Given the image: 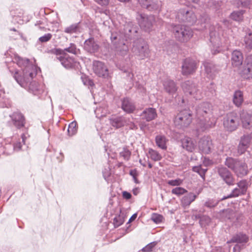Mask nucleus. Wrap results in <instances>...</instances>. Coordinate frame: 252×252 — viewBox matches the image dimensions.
I'll return each mask as SVG.
<instances>
[{"label":"nucleus","instance_id":"46","mask_svg":"<svg viewBox=\"0 0 252 252\" xmlns=\"http://www.w3.org/2000/svg\"><path fill=\"white\" fill-rule=\"evenodd\" d=\"M199 20L202 23V24L203 25L202 26L203 28L204 29H207L209 26V22L210 21L209 16L206 13H203L200 15Z\"/></svg>","mask_w":252,"mask_h":252},{"label":"nucleus","instance_id":"14","mask_svg":"<svg viewBox=\"0 0 252 252\" xmlns=\"http://www.w3.org/2000/svg\"><path fill=\"white\" fill-rule=\"evenodd\" d=\"M197 68L196 62L190 58L186 59L182 65V73L183 75H188L193 73Z\"/></svg>","mask_w":252,"mask_h":252},{"label":"nucleus","instance_id":"43","mask_svg":"<svg viewBox=\"0 0 252 252\" xmlns=\"http://www.w3.org/2000/svg\"><path fill=\"white\" fill-rule=\"evenodd\" d=\"M77 123L76 121H73L70 123L68 126L67 132L69 136L75 135L77 132Z\"/></svg>","mask_w":252,"mask_h":252},{"label":"nucleus","instance_id":"57","mask_svg":"<svg viewBox=\"0 0 252 252\" xmlns=\"http://www.w3.org/2000/svg\"><path fill=\"white\" fill-rule=\"evenodd\" d=\"M183 180L178 178L175 180H168L167 183L171 186H178L182 184Z\"/></svg>","mask_w":252,"mask_h":252},{"label":"nucleus","instance_id":"41","mask_svg":"<svg viewBox=\"0 0 252 252\" xmlns=\"http://www.w3.org/2000/svg\"><path fill=\"white\" fill-rule=\"evenodd\" d=\"M242 194H244V193L241 192V189H240L239 188H236L232 191V192L226 196H224L222 198L220 199V200L222 201L228 198L238 197V196Z\"/></svg>","mask_w":252,"mask_h":252},{"label":"nucleus","instance_id":"26","mask_svg":"<svg viewBox=\"0 0 252 252\" xmlns=\"http://www.w3.org/2000/svg\"><path fill=\"white\" fill-rule=\"evenodd\" d=\"M243 55L239 50H234L231 54V63L233 66L238 67L242 64Z\"/></svg>","mask_w":252,"mask_h":252},{"label":"nucleus","instance_id":"35","mask_svg":"<svg viewBox=\"0 0 252 252\" xmlns=\"http://www.w3.org/2000/svg\"><path fill=\"white\" fill-rule=\"evenodd\" d=\"M64 32L69 34L78 33L81 32L80 23L72 24L65 28Z\"/></svg>","mask_w":252,"mask_h":252},{"label":"nucleus","instance_id":"36","mask_svg":"<svg viewBox=\"0 0 252 252\" xmlns=\"http://www.w3.org/2000/svg\"><path fill=\"white\" fill-rule=\"evenodd\" d=\"M233 103L237 107L241 105L243 102V94L242 92L238 90L235 92L233 95Z\"/></svg>","mask_w":252,"mask_h":252},{"label":"nucleus","instance_id":"59","mask_svg":"<svg viewBox=\"0 0 252 252\" xmlns=\"http://www.w3.org/2000/svg\"><path fill=\"white\" fill-rule=\"evenodd\" d=\"M156 242H153L148 244L145 247L142 248V251L145 252H149L152 251L153 248L156 246Z\"/></svg>","mask_w":252,"mask_h":252},{"label":"nucleus","instance_id":"19","mask_svg":"<svg viewBox=\"0 0 252 252\" xmlns=\"http://www.w3.org/2000/svg\"><path fill=\"white\" fill-rule=\"evenodd\" d=\"M199 149L203 154H208L212 150V142L211 138L208 137H203L201 138L198 144Z\"/></svg>","mask_w":252,"mask_h":252},{"label":"nucleus","instance_id":"60","mask_svg":"<svg viewBox=\"0 0 252 252\" xmlns=\"http://www.w3.org/2000/svg\"><path fill=\"white\" fill-rule=\"evenodd\" d=\"M94 113L96 117L98 118H100L105 116L106 112L102 111V108L101 107L97 108L94 110Z\"/></svg>","mask_w":252,"mask_h":252},{"label":"nucleus","instance_id":"3","mask_svg":"<svg viewBox=\"0 0 252 252\" xmlns=\"http://www.w3.org/2000/svg\"><path fill=\"white\" fill-rule=\"evenodd\" d=\"M17 72L13 74V77L17 82L23 88L27 90L29 92L32 94L34 95H37L39 98L40 95L43 93V90L41 86H40L35 81L32 79L35 76H30L31 79L29 80H26L23 78H20L17 76Z\"/></svg>","mask_w":252,"mask_h":252},{"label":"nucleus","instance_id":"50","mask_svg":"<svg viewBox=\"0 0 252 252\" xmlns=\"http://www.w3.org/2000/svg\"><path fill=\"white\" fill-rule=\"evenodd\" d=\"M211 222V218L208 216L202 215L201 220H199V224L201 227L208 225Z\"/></svg>","mask_w":252,"mask_h":252},{"label":"nucleus","instance_id":"2","mask_svg":"<svg viewBox=\"0 0 252 252\" xmlns=\"http://www.w3.org/2000/svg\"><path fill=\"white\" fill-rule=\"evenodd\" d=\"M13 62L21 68V71H16L14 73L17 72V76L18 77H24L27 81L31 79L29 76L31 77L36 75L37 66L31 63L29 59H23L16 55L13 58Z\"/></svg>","mask_w":252,"mask_h":252},{"label":"nucleus","instance_id":"39","mask_svg":"<svg viewBox=\"0 0 252 252\" xmlns=\"http://www.w3.org/2000/svg\"><path fill=\"white\" fill-rule=\"evenodd\" d=\"M63 52L62 55H66V52L71 53L74 55H77L79 52V49L77 48L76 45L72 43H70L69 46L68 47L63 49Z\"/></svg>","mask_w":252,"mask_h":252},{"label":"nucleus","instance_id":"15","mask_svg":"<svg viewBox=\"0 0 252 252\" xmlns=\"http://www.w3.org/2000/svg\"><path fill=\"white\" fill-rule=\"evenodd\" d=\"M141 6L148 10H159L161 6V1L159 0H138Z\"/></svg>","mask_w":252,"mask_h":252},{"label":"nucleus","instance_id":"5","mask_svg":"<svg viewBox=\"0 0 252 252\" xmlns=\"http://www.w3.org/2000/svg\"><path fill=\"white\" fill-rule=\"evenodd\" d=\"M138 27L133 22L127 21L124 25L122 30V34L126 41L129 40L133 42L140 38Z\"/></svg>","mask_w":252,"mask_h":252},{"label":"nucleus","instance_id":"54","mask_svg":"<svg viewBox=\"0 0 252 252\" xmlns=\"http://www.w3.org/2000/svg\"><path fill=\"white\" fill-rule=\"evenodd\" d=\"M52 37V34L50 33H47L40 37L38 41L41 43H45L49 41Z\"/></svg>","mask_w":252,"mask_h":252},{"label":"nucleus","instance_id":"23","mask_svg":"<svg viewBox=\"0 0 252 252\" xmlns=\"http://www.w3.org/2000/svg\"><path fill=\"white\" fill-rule=\"evenodd\" d=\"M141 118L146 122H150L154 120L157 116L155 108L149 107L145 109L140 115Z\"/></svg>","mask_w":252,"mask_h":252},{"label":"nucleus","instance_id":"28","mask_svg":"<svg viewBox=\"0 0 252 252\" xmlns=\"http://www.w3.org/2000/svg\"><path fill=\"white\" fill-rule=\"evenodd\" d=\"M249 240V237L243 232H239L232 236L229 242L245 244Z\"/></svg>","mask_w":252,"mask_h":252},{"label":"nucleus","instance_id":"31","mask_svg":"<svg viewBox=\"0 0 252 252\" xmlns=\"http://www.w3.org/2000/svg\"><path fill=\"white\" fill-rule=\"evenodd\" d=\"M164 89L169 94L173 95L177 91V87L175 82L172 80L167 79L163 83Z\"/></svg>","mask_w":252,"mask_h":252},{"label":"nucleus","instance_id":"55","mask_svg":"<svg viewBox=\"0 0 252 252\" xmlns=\"http://www.w3.org/2000/svg\"><path fill=\"white\" fill-rule=\"evenodd\" d=\"M238 7L242 6L243 7L247 8L252 4V0H238Z\"/></svg>","mask_w":252,"mask_h":252},{"label":"nucleus","instance_id":"51","mask_svg":"<svg viewBox=\"0 0 252 252\" xmlns=\"http://www.w3.org/2000/svg\"><path fill=\"white\" fill-rule=\"evenodd\" d=\"M237 186L241 189V192L246 193L248 187V183L246 180H242L237 183Z\"/></svg>","mask_w":252,"mask_h":252},{"label":"nucleus","instance_id":"11","mask_svg":"<svg viewBox=\"0 0 252 252\" xmlns=\"http://www.w3.org/2000/svg\"><path fill=\"white\" fill-rule=\"evenodd\" d=\"M216 169L220 178L227 185L230 186L235 184V178L228 168L223 166H219Z\"/></svg>","mask_w":252,"mask_h":252},{"label":"nucleus","instance_id":"18","mask_svg":"<svg viewBox=\"0 0 252 252\" xmlns=\"http://www.w3.org/2000/svg\"><path fill=\"white\" fill-rule=\"evenodd\" d=\"M240 120L244 128L252 129V113L242 110L240 113Z\"/></svg>","mask_w":252,"mask_h":252},{"label":"nucleus","instance_id":"40","mask_svg":"<svg viewBox=\"0 0 252 252\" xmlns=\"http://www.w3.org/2000/svg\"><path fill=\"white\" fill-rule=\"evenodd\" d=\"M239 162L237 159L228 157L225 161V165L233 171Z\"/></svg>","mask_w":252,"mask_h":252},{"label":"nucleus","instance_id":"27","mask_svg":"<svg viewBox=\"0 0 252 252\" xmlns=\"http://www.w3.org/2000/svg\"><path fill=\"white\" fill-rule=\"evenodd\" d=\"M122 109L127 113H132L135 109V106L133 101L128 97L122 99Z\"/></svg>","mask_w":252,"mask_h":252},{"label":"nucleus","instance_id":"10","mask_svg":"<svg viewBox=\"0 0 252 252\" xmlns=\"http://www.w3.org/2000/svg\"><path fill=\"white\" fill-rule=\"evenodd\" d=\"M210 31V42L211 43V50L213 54H216L220 51V47L222 42L220 35L215 30L214 26L209 27Z\"/></svg>","mask_w":252,"mask_h":252},{"label":"nucleus","instance_id":"53","mask_svg":"<svg viewBox=\"0 0 252 252\" xmlns=\"http://www.w3.org/2000/svg\"><path fill=\"white\" fill-rule=\"evenodd\" d=\"M124 222V218L120 216H116L113 220V223L115 227H117L122 225Z\"/></svg>","mask_w":252,"mask_h":252},{"label":"nucleus","instance_id":"61","mask_svg":"<svg viewBox=\"0 0 252 252\" xmlns=\"http://www.w3.org/2000/svg\"><path fill=\"white\" fill-rule=\"evenodd\" d=\"M63 49L60 48L52 49L48 51L49 53L54 54L56 55H62L63 53Z\"/></svg>","mask_w":252,"mask_h":252},{"label":"nucleus","instance_id":"64","mask_svg":"<svg viewBox=\"0 0 252 252\" xmlns=\"http://www.w3.org/2000/svg\"><path fill=\"white\" fill-rule=\"evenodd\" d=\"M202 215L197 212V211L196 210L194 213H193L192 215V219L194 220H197L199 219L201 220Z\"/></svg>","mask_w":252,"mask_h":252},{"label":"nucleus","instance_id":"47","mask_svg":"<svg viewBox=\"0 0 252 252\" xmlns=\"http://www.w3.org/2000/svg\"><path fill=\"white\" fill-rule=\"evenodd\" d=\"M193 171L198 173L200 177L205 180V176L207 168H203L201 166H194L193 167Z\"/></svg>","mask_w":252,"mask_h":252},{"label":"nucleus","instance_id":"32","mask_svg":"<svg viewBox=\"0 0 252 252\" xmlns=\"http://www.w3.org/2000/svg\"><path fill=\"white\" fill-rule=\"evenodd\" d=\"M242 46L246 52H250L252 50V33H246L242 40Z\"/></svg>","mask_w":252,"mask_h":252},{"label":"nucleus","instance_id":"13","mask_svg":"<svg viewBox=\"0 0 252 252\" xmlns=\"http://www.w3.org/2000/svg\"><path fill=\"white\" fill-rule=\"evenodd\" d=\"M139 26L146 32H149L154 22L153 15L148 16L145 14H140L137 17Z\"/></svg>","mask_w":252,"mask_h":252},{"label":"nucleus","instance_id":"17","mask_svg":"<svg viewBox=\"0 0 252 252\" xmlns=\"http://www.w3.org/2000/svg\"><path fill=\"white\" fill-rule=\"evenodd\" d=\"M241 74L244 78H252V54L246 57Z\"/></svg>","mask_w":252,"mask_h":252},{"label":"nucleus","instance_id":"37","mask_svg":"<svg viewBox=\"0 0 252 252\" xmlns=\"http://www.w3.org/2000/svg\"><path fill=\"white\" fill-rule=\"evenodd\" d=\"M116 48L117 54L122 56L126 55L128 53V46L125 43H120Z\"/></svg>","mask_w":252,"mask_h":252},{"label":"nucleus","instance_id":"20","mask_svg":"<svg viewBox=\"0 0 252 252\" xmlns=\"http://www.w3.org/2000/svg\"><path fill=\"white\" fill-rule=\"evenodd\" d=\"M10 117L13 125L17 128L21 129L25 126L26 119L23 114L19 112H15Z\"/></svg>","mask_w":252,"mask_h":252},{"label":"nucleus","instance_id":"63","mask_svg":"<svg viewBox=\"0 0 252 252\" xmlns=\"http://www.w3.org/2000/svg\"><path fill=\"white\" fill-rule=\"evenodd\" d=\"M97 4L102 6H107L109 2V0H94Z\"/></svg>","mask_w":252,"mask_h":252},{"label":"nucleus","instance_id":"30","mask_svg":"<svg viewBox=\"0 0 252 252\" xmlns=\"http://www.w3.org/2000/svg\"><path fill=\"white\" fill-rule=\"evenodd\" d=\"M233 171L237 176L240 177H243L248 173V169L247 165L246 163L239 161Z\"/></svg>","mask_w":252,"mask_h":252},{"label":"nucleus","instance_id":"29","mask_svg":"<svg viewBox=\"0 0 252 252\" xmlns=\"http://www.w3.org/2000/svg\"><path fill=\"white\" fill-rule=\"evenodd\" d=\"M182 146L189 152H192L195 147L196 143L192 138L186 137L181 141Z\"/></svg>","mask_w":252,"mask_h":252},{"label":"nucleus","instance_id":"12","mask_svg":"<svg viewBox=\"0 0 252 252\" xmlns=\"http://www.w3.org/2000/svg\"><path fill=\"white\" fill-rule=\"evenodd\" d=\"M192 116L189 111L185 110L181 111L175 118V124L180 127L188 126L191 122Z\"/></svg>","mask_w":252,"mask_h":252},{"label":"nucleus","instance_id":"6","mask_svg":"<svg viewBox=\"0 0 252 252\" xmlns=\"http://www.w3.org/2000/svg\"><path fill=\"white\" fill-rule=\"evenodd\" d=\"M181 87L187 96H189L195 99H200L203 97L201 91L198 89L196 84L192 80H188L182 83Z\"/></svg>","mask_w":252,"mask_h":252},{"label":"nucleus","instance_id":"58","mask_svg":"<svg viewBox=\"0 0 252 252\" xmlns=\"http://www.w3.org/2000/svg\"><path fill=\"white\" fill-rule=\"evenodd\" d=\"M248 147H249L240 141L239 144L238 146V153L240 155L244 154L246 151Z\"/></svg>","mask_w":252,"mask_h":252},{"label":"nucleus","instance_id":"49","mask_svg":"<svg viewBox=\"0 0 252 252\" xmlns=\"http://www.w3.org/2000/svg\"><path fill=\"white\" fill-rule=\"evenodd\" d=\"M219 202V201L218 200L208 198L204 202V206L209 208H214L218 205Z\"/></svg>","mask_w":252,"mask_h":252},{"label":"nucleus","instance_id":"9","mask_svg":"<svg viewBox=\"0 0 252 252\" xmlns=\"http://www.w3.org/2000/svg\"><path fill=\"white\" fill-rule=\"evenodd\" d=\"M176 18L179 22H185L189 25H193L197 21L194 13L188 7L180 9L177 13Z\"/></svg>","mask_w":252,"mask_h":252},{"label":"nucleus","instance_id":"48","mask_svg":"<svg viewBox=\"0 0 252 252\" xmlns=\"http://www.w3.org/2000/svg\"><path fill=\"white\" fill-rule=\"evenodd\" d=\"M207 91L206 95L208 96H213L215 94L216 86L213 82H210L207 86Z\"/></svg>","mask_w":252,"mask_h":252},{"label":"nucleus","instance_id":"34","mask_svg":"<svg viewBox=\"0 0 252 252\" xmlns=\"http://www.w3.org/2000/svg\"><path fill=\"white\" fill-rule=\"evenodd\" d=\"M155 141L158 147L162 150L167 149V143L168 140L163 135H158L156 136Z\"/></svg>","mask_w":252,"mask_h":252},{"label":"nucleus","instance_id":"21","mask_svg":"<svg viewBox=\"0 0 252 252\" xmlns=\"http://www.w3.org/2000/svg\"><path fill=\"white\" fill-rule=\"evenodd\" d=\"M57 59L60 61L62 65L66 69L74 68L78 64L74 59L67 55H61L57 57Z\"/></svg>","mask_w":252,"mask_h":252},{"label":"nucleus","instance_id":"56","mask_svg":"<svg viewBox=\"0 0 252 252\" xmlns=\"http://www.w3.org/2000/svg\"><path fill=\"white\" fill-rule=\"evenodd\" d=\"M163 219V216L158 214H153L151 217V220L156 223L161 222Z\"/></svg>","mask_w":252,"mask_h":252},{"label":"nucleus","instance_id":"22","mask_svg":"<svg viewBox=\"0 0 252 252\" xmlns=\"http://www.w3.org/2000/svg\"><path fill=\"white\" fill-rule=\"evenodd\" d=\"M99 49V45L94 38L91 37L86 39L84 43V49L90 53L96 52Z\"/></svg>","mask_w":252,"mask_h":252},{"label":"nucleus","instance_id":"52","mask_svg":"<svg viewBox=\"0 0 252 252\" xmlns=\"http://www.w3.org/2000/svg\"><path fill=\"white\" fill-rule=\"evenodd\" d=\"M187 192L188 191L186 189L182 187H176L172 189L171 190L172 194L177 195L178 196L183 195Z\"/></svg>","mask_w":252,"mask_h":252},{"label":"nucleus","instance_id":"62","mask_svg":"<svg viewBox=\"0 0 252 252\" xmlns=\"http://www.w3.org/2000/svg\"><path fill=\"white\" fill-rule=\"evenodd\" d=\"M129 175L132 177L134 182L136 184H138L139 183L137 178L138 174L136 169L130 170L129 171Z\"/></svg>","mask_w":252,"mask_h":252},{"label":"nucleus","instance_id":"45","mask_svg":"<svg viewBox=\"0 0 252 252\" xmlns=\"http://www.w3.org/2000/svg\"><path fill=\"white\" fill-rule=\"evenodd\" d=\"M240 142L249 147L250 144H252V132L250 134L244 135L241 137Z\"/></svg>","mask_w":252,"mask_h":252},{"label":"nucleus","instance_id":"8","mask_svg":"<svg viewBox=\"0 0 252 252\" xmlns=\"http://www.w3.org/2000/svg\"><path fill=\"white\" fill-rule=\"evenodd\" d=\"M223 124L227 131L231 132L235 131L240 124V114L236 112L228 113L223 117Z\"/></svg>","mask_w":252,"mask_h":252},{"label":"nucleus","instance_id":"7","mask_svg":"<svg viewBox=\"0 0 252 252\" xmlns=\"http://www.w3.org/2000/svg\"><path fill=\"white\" fill-rule=\"evenodd\" d=\"M133 43L132 51L140 59L143 60L149 57L150 50L148 45L143 38L138 39Z\"/></svg>","mask_w":252,"mask_h":252},{"label":"nucleus","instance_id":"1","mask_svg":"<svg viewBox=\"0 0 252 252\" xmlns=\"http://www.w3.org/2000/svg\"><path fill=\"white\" fill-rule=\"evenodd\" d=\"M212 105L208 102L199 104L195 108L197 127L198 130L204 131L211 127L213 123L210 121Z\"/></svg>","mask_w":252,"mask_h":252},{"label":"nucleus","instance_id":"33","mask_svg":"<svg viewBox=\"0 0 252 252\" xmlns=\"http://www.w3.org/2000/svg\"><path fill=\"white\" fill-rule=\"evenodd\" d=\"M199 193L200 191L197 194H195L194 193L190 192L184 195L181 199L182 204L185 206H189L195 200Z\"/></svg>","mask_w":252,"mask_h":252},{"label":"nucleus","instance_id":"42","mask_svg":"<svg viewBox=\"0 0 252 252\" xmlns=\"http://www.w3.org/2000/svg\"><path fill=\"white\" fill-rule=\"evenodd\" d=\"M131 154V152L126 146L123 147L119 153L120 157L126 161H128L130 159Z\"/></svg>","mask_w":252,"mask_h":252},{"label":"nucleus","instance_id":"16","mask_svg":"<svg viewBox=\"0 0 252 252\" xmlns=\"http://www.w3.org/2000/svg\"><path fill=\"white\" fill-rule=\"evenodd\" d=\"M93 70L99 77L106 78L108 76V70L105 64L100 61L93 62Z\"/></svg>","mask_w":252,"mask_h":252},{"label":"nucleus","instance_id":"4","mask_svg":"<svg viewBox=\"0 0 252 252\" xmlns=\"http://www.w3.org/2000/svg\"><path fill=\"white\" fill-rule=\"evenodd\" d=\"M172 31L175 38L180 42H187L193 36V31L190 28L185 25H172Z\"/></svg>","mask_w":252,"mask_h":252},{"label":"nucleus","instance_id":"38","mask_svg":"<svg viewBox=\"0 0 252 252\" xmlns=\"http://www.w3.org/2000/svg\"><path fill=\"white\" fill-rule=\"evenodd\" d=\"M245 12V11L243 10L234 11L231 13L230 17L234 21H240L243 20V14Z\"/></svg>","mask_w":252,"mask_h":252},{"label":"nucleus","instance_id":"24","mask_svg":"<svg viewBox=\"0 0 252 252\" xmlns=\"http://www.w3.org/2000/svg\"><path fill=\"white\" fill-rule=\"evenodd\" d=\"M203 64L207 77L210 79H213L217 72L216 66L212 62L209 61L203 62Z\"/></svg>","mask_w":252,"mask_h":252},{"label":"nucleus","instance_id":"44","mask_svg":"<svg viewBox=\"0 0 252 252\" xmlns=\"http://www.w3.org/2000/svg\"><path fill=\"white\" fill-rule=\"evenodd\" d=\"M148 154L150 158L154 161H158L162 158L161 155L157 151L150 149Z\"/></svg>","mask_w":252,"mask_h":252},{"label":"nucleus","instance_id":"25","mask_svg":"<svg viewBox=\"0 0 252 252\" xmlns=\"http://www.w3.org/2000/svg\"><path fill=\"white\" fill-rule=\"evenodd\" d=\"M110 125L116 128L124 126L127 124L128 119L123 116L113 117L109 119Z\"/></svg>","mask_w":252,"mask_h":252}]
</instances>
